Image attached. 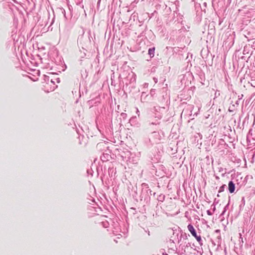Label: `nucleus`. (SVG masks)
I'll use <instances>...</instances> for the list:
<instances>
[{
	"mask_svg": "<svg viewBox=\"0 0 255 255\" xmlns=\"http://www.w3.org/2000/svg\"><path fill=\"white\" fill-rule=\"evenodd\" d=\"M187 227H188V230L191 233L193 237H196L197 234H196V231H195L194 227L191 225H189Z\"/></svg>",
	"mask_w": 255,
	"mask_h": 255,
	"instance_id": "1",
	"label": "nucleus"
},
{
	"mask_svg": "<svg viewBox=\"0 0 255 255\" xmlns=\"http://www.w3.org/2000/svg\"><path fill=\"white\" fill-rule=\"evenodd\" d=\"M235 190V184L232 181H230L229 183V190L231 193H233Z\"/></svg>",
	"mask_w": 255,
	"mask_h": 255,
	"instance_id": "2",
	"label": "nucleus"
},
{
	"mask_svg": "<svg viewBox=\"0 0 255 255\" xmlns=\"http://www.w3.org/2000/svg\"><path fill=\"white\" fill-rule=\"evenodd\" d=\"M155 47L149 48L148 49V53L151 57H153L154 56Z\"/></svg>",
	"mask_w": 255,
	"mask_h": 255,
	"instance_id": "3",
	"label": "nucleus"
},
{
	"mask_svg": "<svg viewBox=\"0 0 255 255\" xmlns=\"http://www.w3.org/2000/svg\"><path fill=\"white\" fill-rule=\"evenodd\" d=\"M194 237L196 238V239L198 242L201 241V238L200 236H198L197 235H196V237Z\"/></svg>",
	"mask_w": 255,
	"mask_h": 255,
	"instance_id": "4",
	"label": "nucleus"
},
{
	"mask_svg": "<svg viewBox=\"0 0 255 255\" xmlns=\"http://www.w3.org/2000/svg\"><path fill=\"white\" fill-rule=\"evenodd\" d=\"M224 186L225 185H223V186H222V187H220L219 192H221L223 190Z\"/></svg>",
	"mask_w": 255,
	"mask_h": 255,
	"instance_id": "5",
	"label": "nucleus"
}]
</instances>
